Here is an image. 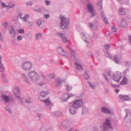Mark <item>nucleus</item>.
<instances>
[{
  "mask_svg": "<svg viewBox=\"0 0 131 131\" xmlns=\"http://www.w3.org/2000/svg\"><path fill=\"white\" fill-rule=\"evenodd\" d=\"M83 103L82 99H80L75 101L73 103L72 105L69 108V111L71 114L74 115L76 114L79 108L83 105Z\"/></svg>",
  "mask_w": 131,
  "mask_h": 131,
  "instance_id": "nucleus-1",
  "label": "nucleus"
},
{
  "mask_svg": "<svg viewBox=\"0 0 131 131\" xmlns=\"http://www.w3.org/2000/svg\"><path fill=\"white\" fill-rule=\"evenodd\" d=\"M61 20L60 28L62 29L67 30L70 28V20L69 18L64 17V16L60 15Z\"/></svg>",
  "mask_w": 131,
  "mask_h": 131,
  "instance_id": "nucleus-2",
  "label": "nucleus"
},
{
  "mask_svg": "<svg viewBox=\"0 0 131 131\" xmlns=\"http://www.w3.org/2000/svg\"><path fill=\"white\" fill-rule=\"evenodd\" d=\"M28 76L30 80L34 82H36L40 78L38 73L35 71H31L28 72Z\"/></svg>",
  "mask_w": 131,
  "mask_h": 131,
  "instance_id": "nucleus-3",
  "label": "nucleus"
},
{
  "mask_svg": "<svg viewBox=\"0 0 131 131\" xmlns=\"http://www.w3.org/2000/svg\"><path fill=\"white\" fill-rule=\"evenodd\" d=\"M103 127L102 131H105L108 130V129L112 128L111 125L110 123V118L106 119L105 122L103 124Z\"/></svg>",
  "mask_w": 131,
  "mask_h": 131,
  "instance_id": "nucleus-4",
  "label": "nucleus"
},
{
  "mask_svg": "<svg viewBox=\"0 0 131 131\" xmlns=\"http://www.w3.org/2000/svg\"><path fill=\"white\" fill-rule=\"evenodd\" d=\"M87 7L89 12L92 14L91 17H93L95 16L96 13L93 10V6L89 2H88L87 4Z\"/></svg>",
  "mask_w": 131,
  "mask_h": 131,
  "instance_id": "nucleus-5",
  "label": "nucleus"
},
{
  "mask_svg": "<svg viewBox=\"0 0 131 131\" xmlns=\"http://www.w3.org/2000/svg\"><path fill=\"white\" fill-rule=\"evenodd\" d=\"M32 64L31 62L27 61L23 63L21 67L25 70L28 71L32 68Z\"/></svg>",
  "mask_w": 131,
  "mask_h": 131,
  "instance_id": "nucleus-6",
  "label": "nucleus"
},
{
  "mask_svg": "<svg viewBox=\"0 0 131 131\" xmlns=\"http://www.w3.org/2000/svg\"><path fill=\"white\" fill-rule=\"evenodd\" d=\"M125 111L126 113V115L124 119L126 122H129L131 120V113L129 110L126 109Z\"/></svg>",
  "mask_w": 131,
  "mask_h": 131,
  "instance_id": "nucleus-7",
  "label": "nucleus"
},
{
  "mask_svg": "<svg viewBox=\"0 0 131 131\" xmlns=\"http://www.w3.org/2000/svg\"><path fill=\"white\" fill-rule=\"evenodd\" d=\"M14 91L13 93L16 97L19 99L20 97L19 95L20 94V90L19 87L18 86H15L14 88Z\"/></svg>",
  "mask_w": 131,
  "mask_h": 131,
  "instance_id": "nucleus-8",
  "label": "nucleus"
},
{
  "mask_svg": "<svg viewBox=\"0 0 131 131\" xmlns=\"http://www.w3.org/2000/svg\"><path fill=\"white\" fill-rule=\"evenodd\" d=\"M42 101L44 102L47 107L49 108L50 110H51L50 107L52 105V104L49 98H48L45 100H41Z\"/></svg>",
  "mask_w": 131,
  "mask_h": 131,
  "instance_id": "nucleus-9",
  "label": "nucleus"
},
{
  "mask_svg": "<svg viewBox=\"0 0 131 131\" xmlns=\"http://www.w3.org/2000/svg\"><path fill=\"white\" fill-rule=\"evenodd\" d=\"M57 51L58 53L63 56H65L68 53L67 52L64 50L60 47L58 48Z\"/></svg>",
  "mask_w": 131,
  "mask_h": 131,
  "instance_id": "nucleus-10",
  "label": "nucleus"
},
{
  "mask_svg": "<svg viewBox=\"0 0 131 131\" xmlns=\"http://www.w3.org/2000/svg\"><path fill=\"white\" fill-rule=\"evenodd\" d=\"M121 78L120 74H114L113 77V80L117 82H119Z\"/></svg>",
  "mask_w": 131,
  "mask_h": 131,
  "instance_id": "nucleus-11",
  "label": "nucleus"
},
{
  "mask_svg": "<svg viewBox=\"0 0 131 131\" xmlns=\"http://www.w3.org/2000/svg\"><path fill=\"white\" fill-rule=\"evenodd\" d=\"M11 29L9 30V33L11 35H13V36L12 37V38H14L16 37V32L13 25L11 26Z\"/></svg>",
  "mask_w": 131,
  "mask_h": 131,
  "instance_id": "nucleus-12",
  "label": "nucleus"
},
{
  "mask_svg": "<svg viewBox=\"0 0 131 131\" xmlns=\"http://www.w3.org/2000/svg\"><path fill=\"white\" fill-rule=\"evenodd\" d=\"M101 110L102 112L106 114H112V112L110 111L108 108L106 107H102Z\"/></svg>",
  "mask_w": 131,
  "mask_h": 131,
  "instance_id": "nucleus-13",
  "label": "nucleus"
},
{
  "mask_svg": "<svg viewBox=\"0 0 131 131\" xmlns=\"http://www.w3.org/2000/svg\"><path fill=\"white\" fill-rule=\"evenodd\" d=\"M1 97L2 100L5 103H7L10 100L9 97L7 95L4 94H2Z\"/></svg>",
  "mask_w": 131,
  "mask_h": 131,
  "instance_id": "nucleus-14",
  "label": "nucleus"
},
{
  "mask_svg": "<svg viewBox=\"0 0 131 131\" xmlns=\"http://www.w3.org/2000/svg\"><path fill=\"white\" fill-rule=\"evenodd\" d=\"M69 96H68V94H64L63 95L62 97L61 98V100L62 102H66L69 98Z\"/></svg>",
  "mask_w": 131,
  "mask_h": 131,
  "instance_id": "nucleus-15",
  "label": "nucleus"
},
{
  "mask_svg": "<svg viewBox=\"0 0 131 131\" xmlns=\"http://www.w3.org/2000/svg\"><path fill=\"white\" fill-rule=\"evenodd\" d=\"M119 97L120 98L121 100L123 101H125L130 100L129 96L128 95H124L120 94L119 95Z\"/></svg>",
  "mask_w": 131,
  "mask_h": 131,
  "instance_id": "nucleus-16",
  "label": "nucleus"
},
{
  "mask_svg": "<svg viewBox=\"0 0 131 131\" xmlns=\"http://www.w3.org/2000/svg\"><path fill=\"white\" fill-rule=\"evenodd\" d=\"M121 59V57L120 56L116 55L113 58V60L116 64H118Z\"/></svg>",
  "mask_w": 131,
  "mask_h": 131,
  "instance_id": "nucleus-17",
  "label": "nucleus"
},
{
  "mask_svg": "<svg viewBox=\"0 0 131 131\" xmlns=\"http://www.w3.org/2000/svg\"><path fill=\"white\" fill-rule=\"evenodd\" d=\"M20 102L21 103L23 102H26L27 103H31L30 99V97L27 98V99L25 98L22 99L21 98H20Z\"/></svg>",
  "mask_w": 131,
  "mask_h": 131,
  "instance_id": "nucleus-18",
  "label": "nucleus"
},
{
  "mask_svg": "<svg viewBox=\"0 0 131 131\" xmlns=\"http://www.w3.org/2000/svg\"><path fill=\"white\" fill-rule=\"evenodd\" d=\"M89 72V71L88 69L86 70L85 71L84 77V79L86 80H88L90 78V76L88 74Z\"/></svg>",
  "mask_w": 131,
  "mask_h": 131,
  "instance_id": "nucleus-19",
  "label": "nucleus"
},
{
  "mask_svg": "<svg viewBox=\"0 0 131 131\" xmlns=\"http://www.w3.org/2000/svg\"><path fill=\"white\" fill-rule=\"evenodd\" d=\"M63 81L61 80L59 78L56 79L55 80V83L57 86L61 85V83Z\"/></svg>",
  "mask_w": 131,
  "mask_h": 131,
  "instance_id": "nucleus-20",
  "label": "nucleus"
},
{
  "mask_svg": "<svg viewBox=\"0 0 131 131\" xmlns=\"http://www.w3.org/2000/svg\"><path fill=\"white\" fill-rule=\"evenodd\" d=\"M118 12L120 15H125L126 14L125 8L122 7L118 10Z\"/></svg>",
  "mask_w": 131,
  "mask_h": 131,
  "instance_id": "nucleus-21",
  "label": "nucleus"
},
{
  "mask_svg": "<svg viewBox=\"0 0 131 131\" xmlns=\"http://www.w3.org/2000/svg\"><path fill=\"white\" fill-rule=\"evenodd\" d=\"M97 6L98 9H99V11L103 10L102 8V1H99L97 4Z\"/></svg>",
  "mask_w": 131,
  "mask_h": 131,
  "instance_id": "nucleus-22",
  "label": "nucleus"
},
{
  "mask_svg": "<svg viewBox=\"0 0 131 131\" xmlns=\"http://www.w3.org/2000/svg\"><path fill=\"white\" fill-rule=\"evenodd\" d=\"M49 92L47 90L46 91H42L40 93V95L42 97L44 98L46 97L48 94Z\"/></svg>",
  "mask_w": 131,
  "mask_h": 131,
  "instance_id": "nucleus-23",
  "label": "nucleus"
},
{
  "mask_svg": "<svg viewBox=\"0 0 131 131\" xmlns=\"http://www.w3.org/2000/svg\"><path fill=\"white\" fill-rule=\"evenodd\" d=\"M69 49L70 51V52L71 57L74 58L75 59H76L77 60V59L76 58L75 55V51L70 48H69Z\"/></svg>",
  "mask_w": 131,
  "mask_h": 131,
  "instance_id": "nucleus-24",
  "label": "nucleus"
},
{
  "mask_svg": "<svg viewBox=\"0 0 131 131\" xmlns=\"http://www.w3.org/2000/svg\"><path fill=\"white\" fill-rule=\"evenodd\" d=\"M74 65L77 69L79 70L83 69L82 65L80 63H78L77 62H75Z\"/></svg>",
  "mask_w": 131,
  "mask_h": 131,
  "instance_id": "nucleus-25",
  "label": "nucleus"
},
{
  "mask_svg": "<svg viewBox=\"0 0 131 131\" xmlns=\"http://www.w3.org/2000/svg\"><path fill=\"white\" fill-rule=\"evenodd\" d=\"M39 13L41 14H43L46 13L47 12V10L43 7H40Z\"/></svg>",
  "mask_w": 131,
  "mask_h": 131,
  "instance_id": "nucleus-26",
  "label": "nucleus"
},
{
  "mask_svg": "<svg viewBox=\"0 0 131 131\" xmlns=\"http://www.w3.org/2000/svg\"><path fill=\"white\" fill-rule=\"evenodd\" d=\"M69 122L68 120H65L62 122V126L65 128H67Z\"/></svg>",
  "mask_w": 131,
  "mask_h": 131,
  "instance_id": "nucleus-27",
  "label": "nucleus"
},
{
  "mask_svg": "<svg viewBox=\"0 0 131 131\" xmlns=\"http://www.w3.org/2000/svg\"><path fill=\"white\" fill-rule=\"evenodd\" d=\"M121 25L123 27L125 28L127 26V22L123 19H122V20Z\"/></svg>",
  "mask_w": 131,
  "mask_h": 131,
  "instance_id": "nucleus-28",
  "label": "nucleus"
},
{
  "mask_svg": "<svg viewBox=\"0 0 131 131\" xmlns=\"http://www.w3.org/2000/svg\"><path fill=\"white\" fill-rule=\"evenodd\" d=\"M84 41L86 43L87 46L89 48H91L92 46V42H90L87 39H84Z\"/></svg>",
  "mask_w": 131,
  "mask_h": 131,
  "instance_id": "nucleus-29",
  "label": "nucleus"
},
{
  "mask_svg": "<svg viewBox=\"0 0 131 131\" xmlns=\"http://www.w3.org/2000/svg\"><path fill=\"white\" fill-rule=\"evenodd\" d=\"M127 78L126 77H124L122 81L120 83V84L121 85L126 84L127 83Z\"/></svg>",
  "mask_w": 131,
  "mask_h": 131,
  "instance_id": "nucleus-30",
  "label": "nucleus"
},
{
  "mask_svg": "<svg viewBox=\"0 0 131 131\" xmlns=\"http://www.w3.org/2000/svg\"><path fill=\"white\" fill-rule=\"evenodd\" d=\"M88 112V110L85 106H83L82 107V114H86Z\"/></svg>",
  "mask_w": 131,
  "mask_h": 131,
  "instance_id": "nucleus-31",
  "label": "nucleus"
},
{
  "mask_svg": "<svg viewBox=\"0 0 131 131\" xmlns=\"http://www.w3.org/2000/svg\"><path fill=\"white\" fill-rule=\"evenodd\" d=\"M30 17V15L29 14L25 15L24 17L22 18V20L24 22H26L27 21V19H28Z\"/></svg>",
  "mask_w": 131,
  "mask_h": 131,
  "instance_id": "nucleus-32",
  "label": "nucleus"
},
{
  "mask_svg": "<svg viewBox=\"0 0 131 131\" xmlns=\"http://www.w3.org/2000/svg\"><path fill=\"white\" fill-rule=\"evenodd\" d=\"M35 37L36 40H38L42 38V35L40 33L37 34L35 35Z\"/></svg>",
  "mask_w": 131,
  "mask_h": 131,
  "instance_id": "nucleus-33",
  "label": "nucleus"
},
{
  "mask_svg": "<svg viewBox=\"0 0 131 131\" xmlns=\"http://www.w3.org/2000/svg\"><path fill=\"white\" fill-rule=\"evenodd\" d=\"M15 5V4L10 3H9L8 5L7 6V8H10L14 7Z\"/></svg>",
  "mask_w": 131,
  "mask_h": 131,
  "instance_id": "nucleus-34",
  "label": "nucleus"
},
{
  "mask_svg": "<svg viewBox=\"0 0 131 131\" xmlns=\"http://www.w3.org/2000/svg\"><path fill=\"white\" fill-rule=\"evenodd\" d=\"M90 27L93 29L95 30L96 29V27L92 23H90L89 24Z\"/></svg>",
  "mask_w": 131,
  "mask_h": 131,
  "instance_id": "nucleus-35",
  "label": "nucleus"
},
{
  "mask_svg": "<svg viewBox=\"0 0 131 131\" xmlns=\"http://www.w3.org/2000/svg\"><path fill=\"white\" fill-rule=\"evenodd\" d=\"M36 23L38 26H40L42 24V20L40 19L37 20L36 21Z\"/></svg>",
  "mask_w": 131,
  "mask_h": 131,
  "instance_id": "nucleus-36",
  "label": "nucleus"
},
{
  "mask_svg": "<svg viewBox=\"0 0 131 131\" xmlns=\"http://www.w3.org/2000/svg\"><path fill=\"white\" fill-rule=\"evenodd\" d=\"M57 35L59 37L62 38L65 36L64 34L60 32H58L57 34Z\"/></svg>",
  "mask_w": 131,
  "mask_h": 131,
  "instance_id": "nucleus-37",
  "label": "nucleus"
},
{
  "mask_svg": "<svg viewBox=\"0 0 131 131\" xmlns=\"http://www.w3.org/2000/svg\"><path fill=\"white\" fill-rule=\"evenodd\" d=\"M12 43L15 46L18 45V43L16 40L15 39H13L12 41Z\"/></svg>",
  "mask_w": 131,
  "mask_h": 131,
  "instance_id": "nucleus-38",
  "label": "nucleus"
},
{
  "mask_svg": "<svg viewBox=\"0 0 131 131\" xmlns=\"http://www.w3.org/2000/svg\"><path fill=\"white\" fill-rule=\"evenodd\" d=\"M24 81L28 84H30L31 83L28 79V77H27L24 79Z\"/></svg>",
  "mask_w": 131,
  "mask_h": 131,
  "instance_id": "nucleus-39",
  "label": "nucleus"
},
{
  "mask_svg": "<svg viewBox=\"0 0 131 131\" xmlns=\"http://www.w3.org/2000/svg\"><path fill=\"white\" fill-rule=\"evenodd\" d=\"M5 110L10 114H12V112L10 108L8 107H6L5 108Z\"/></svg>",
  "mask_w": 131,
  "mask_h": 131,
  "instance_id": "nucleus-40",
  "label": "nucleus"
},
{
  "mask_svg": "<svg viewBox=\"0 0 131 131\" xmlns=\"http://www.w3.org/2000/svg\"><path fill=\"white\" fill-rule=\"evenodd\" d=\"M88 83L89 85L93 89H94L95 88V86L94 85H92L91 83V82L90 81H88Z\"/></svg>",
  "mask_w": 131,
  "mask_h": 131,
  "instance_id": "nucleus-41",
  "label": "nucleus"
},
{
  "mask_svg": "<svg viewBox=\"0 0 131 131\" xmlns=\"http://www.w3.org/2000/svg\"><path fill=\"white\" fill-rule=\"evenodd\" d=\"M49 78L52 79H54L55 78V75L53 73L50 74L49 75Z\"/></svg>",
  "mask_w": 131,
  "mask_h": 131,
  "instance_id": "nucleus-42",
  "label": "nucleus"
},
{
  "mask_svg": "<svg viewBox=\"0 0 131 131\" xmlns=\"http://www.w3.org/2000/svg\"><path fill=\"white\" fill-rule=\"evenodd\" d=\"M103 20V21H104V23L106 24H108V20L106 18V17H104V18H102Z\"/></svg>",
  "mask_w": 131,
  "mask_h": 131,
  "instance_id": "nucleus-43",
  "label": "nucleus"
},
{
  "mask_svg": "<svg viewBox=\"0 0 131 131\" xmlns=\"http://www.w3.org/2000/svg\"><path fill=\"white\" fill-rule=\"evenodd\" d=\"M104 47L106 50H107L110 47V46L109 44H106L104 45Z\"/></svg>",
  "mask_w": 131,
  "mask_h": 131,
  "instance_id": "nucleus-44",
  "label": "nucleus"
},
{
  "mask_svg": "<svg viewBox=\"0 0 131 131\" xmlns=\"http://www.w3.org/2000/svg\"><path fill=\"white\" fill-rule=\"evenodd\" d=\"M93 37L95 38V39H97L98 37V35L95 32H93Z\"/></svg>",
  "mask_w": 131,
  "mask_h": 131,
  "instance_id": "nucleus-45",
  "label": "nucleus"
},
{
  "mask_svg": "<svg viewBox=\"0 0 131 131\" xmlns=\"http://www.w3.org/2000/svg\"><path fill=\"white\" fill-rule=\"evenodd\" d=\"M40 7H35L34 8V10L37 12L39 13Z\"/></svg>",
  "mask_w": 131,
  "mask_h": 131,
  "instance_id": "nucleus-46",
  "label": "nucleus"
},
{
  "mask_svg": "<svg viewBox=\"0 0 131 131\" xmlns=\"http://www.w3.org/2000/svg\"><path fill=\"white\" fill-rule=\"evenodd\" d=\"M62 41L64 43H66L67 42V39L64 36L63 38H62Z\"/></svg>",
  "mask_w": 131,
  "mask_h": 131,
  "instance_id": "nucleus-47",
  "label": "nucleus"
},
{
  "mask_svg": "<svg viewBox=\"0 0 131 131\" xmlns=\"http://www.w3.org/2000/svg\"><path fill=\"white\" fill-rule=\"evenodd\" d=\"M23 38L21 36H19L17 37V40L19 41L21 40Z\"/></svg>",
  "mask_w": 131,
  "mask_h": 131,
  "instance_id": "nucleus-48",
  "label": "nucleus"
},
{
  "mask_svg": "<svg viewBox=\"0 0 131 131\" xmlns=\"http://www.w3.org/2000/svg\"><path fill=\"white\" fill-rule=\"evenodd\" d=\"M111 85L112 87H113L115 88H119L120 86L119 85H113L112 83L111 84Z\"/></svg>",
  "mask_w": 131,
  "mask_h": 131,
  "instance_id": "nucleus-49",
  "label": "nucleus"
},
{
  "mask_svg": "<svg viewBox=\"0 0 131 131\" xmlns=\"http://www.w3.org/2000/svg\"><path fill=\"white\" fill-rule=\"evenodd\" d=\"M106 57L108 58L111 59L112 56L111 54H110L108 52H107V54H106Z\"/></svg>",
  "mask_w": 131,
  "mask_h": 131,
  "instance_id": "nucleus-50",
  "label": "nucleus"
},
{
  "mask_svg": "<svg viewBox=\"0 0 131 131\" xmlns=\"http://www.w3.org/2000/svg\"><path fill=\"white\" fill-rule=\"evenodd\" d=\"M21 74L23 79L27 77V76L25 73H22Z\"/></svg>",
  "mask_w": 131,
  "mask_h": 131,
  "instance_id": "nucleus-51",
  "label": "nucleus"
},
{
  "mask_svg": "<svg viewBox=\"0 0 131 131\" xmlns=\"http://www.w3.org/2000/svg\"><path fill=\"white\" fill-rule=\"evenodd\" d=\"M18 32L19 33L21 34L24 33V31L23 29H19Z\"/></svg>",
  "mask_w": 131,
  "mask_h": 131,
  "instance_id": "nucleus-52",
  "label": "nucleus"
},
{
  "mask_svg": "<svg viewBox=\"0 0 131 131\" xmlns=\"http://www.w3.org/2000/svg\"><path fill=\"white\" fill-rule=\"evenodd\" d=\"M26 5L27 6H31L32 5V2H28L26 3Z\"/></svg>",
  "mask_w": 131,
  "mask_h": 131,
  "instance_id": "nucleus-53",
  "label": "nucleus"
},
{
  "mask_svg": "<svg viewBox=\"0 0 131 131\" xmlns=\"http://www.w3.org/2000/svg\"><path fill=\"white\" fill-rule=\"evenodd\" d=\"M46 128L45 127L41 128L40 130V131H46Z\"/></svg>",
  "mask_w": 131,
  "mask_h": 131,
  "instance_id": "nucleus-54",
  "label": "nucleus"
},
{
  "mask_svg": "<svg viewBox=\"0 0 131 131\" xmlns=\"http://www.w3.org/2000/svg\"><path fill=\"white\" fill-rule=\"evenodd\" d=\"M66 89L67 90L70 91L72 89V88L71 87L69 86L68 85H67L66 87Z\"/></svg>",
  "mask_w": 131,
  "mask_h": 131,
  "instance_id": "nucleus-55",
  "label": "nucleus"
},
{
  "mask_svg": "<svg viewBox=\"0 0 131 131\" xmlns=\"http://www.w3.org/2000/svg\"><path fill=\"white\" fill-rule=\"evenodd\" d=\"M103 75L104 76V77H105V79H106V80L107 82H109V81L108 80V78L107 77V76H106V74H105V73H103Z\"/></svg>",
  "mask_w": 131,
  "mask_h": 131,
  "instance_id": "nucleus-56",
  "label": "nucleus"
},
{
  "mask_svg": "<svg viewBox=\"0 0 131 131\" xmlns=\"http://www.w3.org/2000/svg\"><path fill=\"white\" fill-rule=\"evenodd\" d=\"M45 3L46 5H48L50 4V1L48 0L46 1H45Z\"/></svg>",
  "mask_w": 131,
  "mask_h": 131,
  "instance_id": "nucleus-57",
  "label": "nucleus"
},
{
  "mask_svg": "<svg viewBox=\"0 0 131 131\" xmlns=\"http://www.w3.org/2000/svg\"><path fill=\"white\" fill-rule=\"evenodd\" d=\"M101 17L102 18H103L104 17H106V16L105 15V14L103 12H102L101 13Z\"/></svg>",
  "mask_w": 131,
  "mask_h": 131,
  "instance_id": "nucleus-58",
  "label": "nucleus"
},
{
  "mask_svg": "<svg viewBox=\"0 0 131 131\" xmlns=\"http://www.w3.org/2000/svg\"><path fill=\"white\" fill-rule=\"evenodd\" d=\"M112 30L113 32H116V29L115 27L112 26Z\"/></svg>",
  "mask_w": 131,
  "mask_h": 131,
  "instance_id": "nucleus-59",
  "label": "nucleus"
},
{
  "mask_svg": "<svg viewBox=\"0 0 131 131\" xmlns=\"http://www.w3.org/2000/svg\"><path fill=\"white\" fill-rule=\"evenodd\" d=\"M8 25V23L7 22H5L3 24V25L4 27L6 28H7V27Z\"/></svg>",
  "mask_w": 131,
  "mask_h": 131,
  "instance_id": "nucleus-60",
  "label": "nucleus"
},
{
  "mask_svg": "<svg viewBox=\"0 0 131 131\" xmlns=\"http://www.w3.org/2000/svg\"><path fill=\"white\" fill-rule=\"evenodd\" d=\"M44 16H45V18H46V19H47V18L50 17V16L48 14H45L44 15Z\"/></svg>",
  "mask_w": 131,
  "mask_h": 131,
  "instance_id": "nucleus-61",
  "label": "nucleus"
},
{
  "mask_svg": "<svg viewBox=\"0 0 131 131\" xmlns=\"http://www.w3.org/2000/svg\"><path fill=\"white\" fill-rule=\"evenodd\" d=\"M107 75L108 76L110 77L111 76V72L110 70L107 71Z\"/></svg>",
  "mask_w": 131,
  "mask_h": 131,
  "instance_id": "nucleus-62",
  "label": "nucleus"
},
{
  "mask_svg": "<svg viewBox=\"0 0 131 131\" xmlns=\"http://www.w3.org/2000/svg\"><path fill=\"white\" fill-rule=\"evenodd\" d=\"M93 131H99V130L97 127H94L93 128Z\"/></svg>",
  "mask_w": 131,
  "mask_h": 131,
  "instance_id": "nucleus-63",
  "label": "nucleus"
},
{
  "mask_svg": "<svg viewBox=\"0 0 131 131\" xmlns=\"http://www.w3.org/2000/svg\"><path fill=\"white\" fill-rule=\"evenodd\" d=\"M129 38L130 44L131 45V35H129Z\"/></svg>",
  "mask_w": 131,
  "mask_h": 131,
  "instance_id": "nucleus-64",
  "label": "nucleus"
}]
</instances>
